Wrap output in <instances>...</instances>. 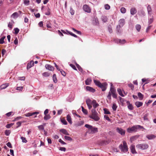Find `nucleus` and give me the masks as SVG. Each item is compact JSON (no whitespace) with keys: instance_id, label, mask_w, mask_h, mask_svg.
I'll return each mask as SVG.
<instances>
[{"instance_id":"nucleus-33","label":"nucleus","mask_w":156,"mask_h":156,"mask_svg":"<svg viewBox=\"0 0 156 156\" xmlns=\"http://www.w3.org/2000/svg\"><path fill=\"white\" fill-rule=\"evenodd\" d=\"M117 91L118 92L119 94L122 97H124V95L122 94V90L121 89L119 88H118L117 89Z\"/></svg>"},{"instance_id":"nucleus-54","label":"nucleus","mask_w":156,"mask_h":156,"mask_svg":"<svg viewBox=\"0 0 156 156\" xmlns=\"http://www.w3.org/2000/svg\"><path fill=\"white\" fill-rule=\"evenodd\" d=\"M153 17H152L151 18H150L149 20H148V23H149V24H151V23L153 22Z\"/></svg>"},{"instance_id":"nucleus-6","label":"nucleus","mask_w":156,"mask_h":156,"mask_svg":"<svg viewBox=\"0 0 156 156\" xmlns=\"http://www.w3.org/2000/svg\"><path fill=\"white\" fill-rule=\"evenodd\" d=\"M85 126L91 130V133H95L98 131L97 128L94 127L90 125L87 124L85 125Z\"/></svg>"},{"instance_id":"nucleus-61","label":"nucleus","mask_w":156,"mask_h":156,"mask_svg":"<svg viewBox=\"0 0 156 156\" xmlns=\"http://www.w3.org/2000/svg\"><path fill=\"white\" fill-rule=\"evenodd\" d=\"M59 150L61 151H65L66 150V148L64 147H60Z\"/></svg>"},{"instance_id":"nucleus-8","label":"nucleus","mask_w":156,"mask_h":156,"mask_svg":"<svg viewBox=\"0 0 156 156\" xmlns=\"http://www.w3.org/2000/svg\"><path fill=\"white\" fill-rule=\"evenodd\" d=\"M86 103L88 106V108L89 109H91L92 108V105L93 104V101L90 99H87L86 101Z\"/></svg>"},{"instance_id":"nucleus-26","label":"nucleus","mask_w":156,"mask_h":156,"mask_svg":"<svg viewBox=\"0 0 156 156\" xmlns=\"http://www.w3.org/2000/svg\"><path fill=\"white\" fill-rule=\"evenodd\" d=\"M67 120L70 124H72V122L71 120V118L69 115H68L67 116Z\"/></svg>"},{"instance_id":"nucleus-5","label":"nucleus","mask_w":156,"mask_h":156,"mask_svg":"<svg viewBox=\"0 0 156 156\" xmlns=\"http://www.w3.org/2000/svg\"><path fill=\"white\" fill-rule=\"evenodd\" d=\"M119 147L121 151L124 153H126L128 151V146L126 143L125 141H123V144H120Z\"/></svg>"},{"instance_id":"nucleus-48","label":"nucleus","mask_w":156,"mask_h":156,"mask_svg":"<svg viewBox=\"0 0 156 156\" xmlns=\"http://www.w3.org/2000/svg\"><path fill=\"white\" fill-rule=\"evenodd\" d=\"M14 30L15 31V34H16L19 33L20 30L19 29L17 28H14Z\"/></svg>"},{"instance_id":"nucleus-46","label":"nucleus","mask_w":156,"mask_h":156,"mask_svg":"<svg viewBox=\"0 0 156 156\" xmlns=\"http://www.w3.org/2000/svg\"><path fill=\"white\" fill-rule=\"evenodd\" d=\"M50 116L49 115H46L44 117V119L45 120H47L49 119L50 118Z\"/></svg>"},{"instance_id":"nucleus-43","label":"nucleus","mask_w":156,"mask_h":156,"mask_svg":"<svg viewBox=\"0 0 156 156\" xmlns=\"http://www.w3.org/2000/svg\"><path fill=\"white\" fill-rule=\"evenodd\" d=\"M72 113L73 114V115H74V116L75 115L77 117H80V116L76 113V111L73 110L72 111Z\"/></svg>"},{"instance_id":"nucleus-39","label":"nucleus","mask_w":156,"mask_h":156,"mask_svg":"<svg viewBox=\"0 0 156 156\" xmlns=\"http://www.w3.org/2000/svg\"><path fill=\"white\" fill-rule=\"evenodd\" d=\"M64 138L66 140L70 141H71L72 140V138L70 137L66 136H64Z\"/></svg>"},{"instance_id":"nucleus-42","label":"nucleus","mask_w":156,"mask_h":156,"mask_svg":"<svg viewBox=\"0 0 156 156\" xmlns=\"http://www.w3.org/2000/svg\"><path fill=\"white\" fill-rule=\"evenodd\" d=\"M61 122L64 125H66L67 124V122L64 119H61Z\"/></svg>"},{"instance_id":"nucleus-50","label":"nucleus","mask_w":156,"mask_h":156,"mask_svg":"<svg viewBox=\"0 0 156 156\" xmlns=\"http://www.w3.org/2000/svg\"><path fill=\"white\" fill-rule=\"evenodd\" d=\"M10 132L9 130H6L5 131V134L6 136H9L10 134Z\"/></svg>"},{"instance_id":"nucleus-17","label":"nucleus","mask_w":156,"mask_h":156,"mask_svg":"<svg viewBox=\"0 0 156 156\" xmlns=\"http://www.w3.org/2000/svg\"><path fill=\"white\" fill-rule=\"evenodd\" d=\"M39 113V112H35L33 113H28L27 114H25V115L26 117H29L34 115H35L36 114H38Z\"/></svg>"},{"instance_id":"nucleus-56","label":"nucleus","mask_w":156,"mask_h":156,"mask_svg":"<svg viewBox=\"0 0 156 156\" xmlns=\"http://www.w3.org/2000/svg\"><path fill=\"white\" fill-rule=\"evenodd\" d=\"M69 65L74 69L75 70H77V69H76L75 66L74 65H73V64H70Z\"/></svg>"},{"instance_id":"nucleus-2","label":"nucleus","mask_w":156,"mask_h":156,"mask_svg":"<svg viewBox=\"0 0 156 156\" xmlns=\"http://www.w3.org/2000/svg\"><path fill=\"white\" fill-rule=\"evenodd\" d=\"M94 82L97 86L101 89L102 91H104L107 88V85L106 83H101L99 81L96 80H94Z\"/></svg>"},{"instance_id":"nucleus-47","label":"nucleus","mask_w":156,"mask_h":156,"mask_svg":"<svg viewBox=\"0 0 156 156\" xmlns=\"http://www.w3.org/2000/svg\"><path fill=\"white\" fill-rule=\"evenodd\" d=\"M76 66L79 71L81 72H82V69L81 67L77 64H76Z\"/></svg>"},{"instance_id":"nucleus-52","label":"nucleus","mask_w":156,"mask_h":156,"mask_svg":"<svg viewBox=\"0 0 156 156\" xmlns=\"http://www.w3.org/2000/svg\"><path fill=\"white\" fill-rule=\"evenodd\" d=\"M59 71L61 73V74L64 76H65L66 75V73L65 72L63 71L62 69H60Z\"/></svg>"},{"instance_id":"nucleus-11","label":"nucleus","mask_w":156,"mask_h":156,"mask_svg":"<svg viewBox=\"0 0 156 156\" xmlns=\"http://www.w3.org/2000/svg\"><path fill=\"white\" fill-rule=\"evenodd\" d=\"M115 42L118 44H123L126 43V41L125 39H123L122 40L119 39H116L114 40Z\"/></svg>"},{"instance_id":"nucleus-45","label":"nucleus","mask_w":156,"mask_h":156,"mask_svg":"<svg viewBox=\"0 0 156 156\" xmlns=\"http://www.w3.org/2000/svg\"><path fill=\"white\" fill-rule=\"evenodd\" d=\"M21 139L22 140V141L23 143H26L27 142V141L26 140V138L23 136L21 137Z\"/></svg>"},{"instance_id":"nucleus-40","label":"nucleus","mask_w":156,"mask_h":156,"mask_svg":"<svg viewBox=\"0 0 156 156\" xmlns=\"http://www.w3.org/2000/svg\"><path fill=\"white\" fill-rule=\"evenodd\" d=\"M82 111L85 114H87L88 112L87 110L85 109L83 107H82Z\"/></svg>"},{"instance_id":"nucleus-18","label":"nucleus","mask_w":156,"mask_h":156,"mask_svg":"<svg viewBox=\"0 0 156 156\" xmlns=\"http://www.w3.org/2000/svg\"><path fill=\"white\" fill-rule=\"evenodd\" d=\"M138 14L140 16H144L145 15V13L144 12L143 10H140L138 12Z\"/></svg>"},{"instance_id":"nucleus-22","label":"nucleus","mask_w":156,"mask_h":156,"mask_svg":"<svg viewBox=\"0 0 156 156\" xmlns=\"http://www.w3.org/2000/svg\"><path fill=\"white\" fill-rule=\"evenodd\" d=\"M143 103L141 102L140 101H136L135 103V105L137 108H139L140 106L142 105Z\"/></svg>"},{"instance_id":"nucleus-36","label":"nucleus","mask_w":156,"mask_h":156,"mask_svg":"<svg viewBox=\"0 0 156 156\" xmlns=\"http://www.w3.org/2000/svg\"><path fill=\"white\" fill-rule=\"evenodd\" d=\"M34 62L32 61H31L30 63V64H28L27 65V67L30 68L31 67H32L34 66Z\"/></svg>"},{"instance_id":"nucleus-59","label":"nucleus","mask_w":156,"mask_h":156,"mask_svg":"<svg viewBox=\"0 0 156 156\" xmlns=\"http://www.w3.org/2000/svg\"><path fill=\"white\" fill-rule=\"evenodd\" d=\"M58 141L60 143L62 144H66V143L64 142L63 140H62L61 139H59L58 140Z\"/></svg>"},{"instance_id":"nucleus-14","label":"nucleus","mask_w":156,"mask_h":156,"mask_svg":"<svg viewBox=\"0 0 156 156\" xmlns=\"http://www.w3.org/2000/svg\"><path fill=\"white\" fill-rule=\"evenodd\" d=\"M92 105L94 108L93 109H94L99 106V104L97 103L96 101L94 100H93V104Z\"/></svg>"},{"instance_id":"nucleus-64","label":"nucleus","mask_w":156,"mask_h":156,"mask_svg":"<svg viewBox=\"0 0 156 156\" xmlns=\"http://www.w3.org/2000/svg\"><path fill=\"white\" fill-rule=\"evenodd\" d=\"M25 79V77L24 76L20 77L18 78V80H24Z\"/></svg>"},{"instance_id":"nucleus-41","label":"nucleus","mask_w":156,"mask_h":156,"mask_svg":"<svg viewBox=\"0 0 156 156\" xmlns=\"http://www.w3.org/2000/svg\"><path fill=\"white\" fill-rule=\"evenodd\" d=\"M70 12L72 15H73L74 14V11L72 7H70Z\"/></svg>"},{"instance_id":"nucleus-9","label":"nucleus","mask_w":156,"mask_h":156,"mask_svg":"<svg viewBox=\"0 0 156 156\" xmlns=\"http://www.w3.org/2000/svg\"><path fill=\"white\" fill-rule=\"evenodd\" d=\"M83 10L86 12L90 13L91 12V9L87 5H84L83 6Z\"/></svg>"},{"instance_id":"nucleus-32","label":"nucleus","mask_w":156,"mask_h":156,"mask_svg":"<svg viewBox=\"0 0 156 156\" xmlns=\"http://www.w3.org/2000/svg\"><path fill=\"white\" fill-rule=\"evenodd\" d=\"M18 16V13L16 12L14 13L11 16L13 18H17Z\"/></svg>"},{"instance_id":"nucleus-34","label":"nucleus","mask_w":156,"mask_h":156,"mask_svg":"<svg viewBox=\"0 0 156 156\" xmlns=\"http://www.w3.org/2000/svg\"><path fill=\"white\" fill-rule=\"evenodd\" d=\"M52 78L54 82L55 83H56L57 82V80L56 76L55 74H54L53 75Z\"/></svg>"},{"instance_id":"nucleus-35","label":"nucleus","mask_w":156,"mask_h":156,"mask_svg":"<svg viewBox=\"0 0 156 156\" xmlns=\"http://www.w3.org/2000/svg\"><path fill=\"white\" fill-rule=\"evenodd\" d=\"M121 12L122 13H125L126 12V9L124 7H122L120 9Z\"/></svg>"},{"instance_id":"nucleus-1","label":"nucleus","mask_w":156,"mask_h":156,"mask_svg":"<svg viewBox=\"0 0 156 156\" xmlns=\"http://www.w3.org/2000/svg\"><path fill=\"white\" fill-rule=\"evenodd\" d=\"M111 95L112 97L115 98H117V94L115 90L112 87V84L111 83L110 90L108 92V94L107 96V98L109 100L111 99Z\"/></svg>"},{"instance_id":"nucleus-58","label":"nucleus","mask_w":156,"mask_h":156,"mask_svg":"<svg viewBox=\"0 0 156 156\" xmlns=\"http://www.w3.org/2000/svg\"><path fill=\"white\" fill-rule=\"evenodd\" d=\"M6 145L8 147H9L10 148H12V146L11 145V143L9 142H8L7 144Z\"/></svg>"},{"instance_id":"nucleus-53","label":"nucleus","mask_w":156,"mask_h":156,"mask_svg":"<svg viewBox=\"0 0 156 156\" xmlns=\"http://www.w3.org/2000/svg\"><path fill=\"white\" fill-rule=\"evenodd\" d=\"M29 1L28 0H24V4L26 5H28L29 4Z\"/></svg>"},{"instance_id":"nucleus-15","label":"nucleus","mask_w":156,"mask_h":156,"mask_svg":"<svg viewBox=\"0 0 156 156\" xmlns=\"http://www.w3.org/2000/svg\"><path fill=\"white\" fill-rule=\"evenodd\" d=\"M146 137L149 140H152L156 138V136L153 134H149L147 135Z\"/></svg>"},{"instance_id":"nucleus-29","label":"nucleus","mask_w":156,"mask_h":156,"mask_svg":"<svg viewBox=\"0 0 156 156\" xmlns=\"http://www.w3.org/2000/svg\"><path fill=\"white\" fill-rule=\"evenodd\" d=\"M92 80L91 78H88L85 81V84L87 85H89L91 83Z\"/></svg>"},{"instance_id":"nucleus-4","label":"nucleus","mask_w":156,"mask_h":156,"mask_svg":"<svg viewBox=\"0 0 156 156\" xmlns=\"http://www.w3.org/2000/svg\"><path fill=\"white\" fill-rule=\"evenodd\" d=\"M144 129L143 126L140 125H137L133 126L131 128H129L127 129V131L129 133H132L133 132H136L137 130L139 129Z\"/></svg>"},{"instance_id":"nucleus-60","label":"nucleus","mask_w":156,"mask_h":156,"mask_svg":"<svg viewBox=\"0 0 156 156\" xmlns=\"http://www.w3.org/2000/svg\"><path fill=\"white\" fill-rule=\"evenodd\" d=\"M108 30L110 33H112V30L111 27V26H109L108 28Z\"/></svg>"},{"instance_id":"nucleus-51","label":"nucleus","mask_w":156,"mask_h":156,"mask_svg":"<svg viewBox=\"0 0 156 156\" xmlns=\"http://www.w3.org/2000/svg\"><path fill=\"white\" fill-rule=\"evenodd\" d=\"M105 7L106 9L109 10L110 9V7L108 4H106L105 5Z\"/></svg>"},{"instance_id":"nucleus-62","label":"nucleus","mask_w":156,"mask_h":156,"mask_svg":"<svg viewBox=\"0 0 156 156\" xmlns=\"http://www.w3.org/2000/svg\"><path fill=\"white\" fill-rule=\"evenodd\" d=\"M34 15L37 18H38L40 17V15L39 13H37L36 14L34 13Z\"/></svg>"},{"instance_id":"nucleus-37","label":"nucleus","mask_w":156,"mask_h":156,"mask_svg":"<svg viewBox=\"0 0 156 156\" xmlns=\"http://www.w3.org/2000/svg\"><path fill=\"white\" fill-rule=\"evenodd\" d=\"M101 19L102 21L104 22H105L107 21V18L105 16H103L102 17Z\"/></svg>"},{"instance_id":"nucleus-23","label":"nucleus","mask_w":156,"mask_h":156,"mask_svg":"<svg viewBox=\"0 0 156 156\" xmlns=\"http://www.w3.org/2000/svg\"><path fill=\"white\" fill-rule=\"evenodd\" d=\"M60 131L64 134L67 135H69V134L67 132V130L65 129H62L60 130Z\"/></svg>"},{"instance_id":"nucleus-28","label":"nucleus","mask_w":156,"mask_h":156,"mask_svg":"<svg viewBox=\"0 0 156 156\" xmlns=\"http://www.w3.org/2000/svg\"><path fill=\"white\" fill-rule=\"evenodd\" d=\"M9 86V83H6L5 84H2L1 86V88L2 89H5L8 86Z\"/></svg>"},{"instance_id":"nucleus-21","label":"nucleus","mask_w":156,"mask_h":156,"mask_svg":"<svg viewBox=\"0 0 156 156\" xmlns=\"http://www.w3.org/2000/svg\"><path fill=\"white\" fill-rule=\"evenodd\" d=\"M86 89L87 90L93 93L95 91V89L89 86H87L86 87Z\"/></svg>"},{"instance_id":"nucleus-55","label":"nucleus","mask_w":156,"mask_h":156,"mask_svg":"<svg viewBox=\"0 0 156 156\" xmlns=\"http://www.w3.org/2000/svg\"><path fill=\"white\" fill-rule=\"evenodd\" d=\"M104 118L105 119L108 121H110V119L109 118V117L108 115H105L104 116Z\"/></svg>"},{"instance_id":"nucleus-16","label":"nucleus","mask_w":156,"mask_h":156,"mask_svg":"<svg viewBox=\"0 0 156 156\" xmlns=\"http://www.w3.org/2000/svg\"><path fill=\"white\" fill-rule=\"evenodd\" d=\"M130 149L131 151V152L133 154H136L137 153L136 151L135 146L133 145H132L130 147Z\"/></svg>"},{"instance_id":"nucleus-13","label":"nucleus","mask_w":156,"mask_h":156,"mask_svg":"<svg viewBox=\"0 0 156 156\" xmlns=\"http://www.w3.org/2000/svg\"><path fill=\"white\" fill-rule=\"evenodd\" d=\"M46 68L51 71H53L54 69V68L51 65L49 64H46L45 66Z\"/></svg>"},{"instance_id":"nucleus-31","label":"nucleus","mask_w":156,"mask_h":156,"mask_svg":"<svg viewBox=\"0 0 156 156\" xmlns=\"http://www.w3.org/2000/svg\"><path fill=\"white\" fill-rule=\"evenodd\" d=\"M138 96L139 97L140 100H142L143 98L144 95L140 92L138 93Z\"/></svg>"},{"instance_id":"nucleus-27","label":"nucleus","mask_w":156,"mask_h":156,"mask_svg":"<svg viewBox=\"0 0 156 156\" xmlns=\"http://www.w3.org/2000/svg\"><path fill=\"white\" fill-rule=\"evenodd\" d=\"M122 27L121 26L117 25L116 28V32L118 34H119L121 33V30L120 28Z\"/></svg>"},{"instance_id":"nucleus-38","label":"nucleus","mask_w":156,"mask_h":156,"mask_svg":"<svg viewBox=\"0 0 156 156\" xmlns=\"http://www.w3.org/2000/svg\"><path fill=\"white\" fill-rule=\"evenodd\" d=\"M117 106L116 105V104L114 103L112 107V108L114 111H116L117 109Z\"/></svg>"},{"instance_id":"nucleus-10","label":"nucleus","mask_w":156,"mask_h":156,"mask_svg":"<svg viewBox=\"0 0 156 156\" xmlns=\"http://www.w3.org/2000/svg\"><path fill=\"white\" fill-rule=\"evenodd\" d=\"M116 131L121 135L123 136L125 134V131L121 128L117 127L116 128Z\"/></svg>"},{"instance_id":"nucleus-24","label":"nucleus","mask_w":156,"mask_h":156,"mask_svg":"<svg viewBox=\"0 0 156 156\" xmlns=\"http://www.w3.org/2000/svg\"><path fill=\"white\" fill-rule=\"evenodd\" d=\"M136 12V10L135 8H132L130 9V13L132 15L135 14Z\"/></svg>"},{"instance_id":"nucleus-49","label":"nucleus","mask_w":156,"mask_h":156,"mask_svg":"<svg viewBox=\"0 0 156 156\" xmlns=\"http://www.w3.org/2000/svg\"><path fill=\"white\" fill-rule=\"evenodd\" d=\"M38 127L39 130H44V126L43 125L39 126Z\"/></svg>"},{"instance_id":"nucleus-12","label":"nucleus","mask_w":156,"mask_h":156,"mask_svg":"<svg viewBox=\"0 0 156 156\" xmlns=\"http://www.w3.org/2000/svg\"><path fill=\"white\" fill-rule=\"evenodd\" d=\"M119 24L118 26L122 27L125 24V20L124 19H121L119 21Z\"/></svg>"},{"instance_id":"nucleus-7","label":"nucleus","mask_w":156,"mask_h":156,"mask_svg":"<svg viewBox=\"0 0 156 156\" xmlns=\"http://www.w3.org/2000/svg\"><path fill=\"white\" fill-rule=\"evenodd\" d=\"M148 146L146 144H138L136 146V148L142 150L147 149L148 147Z\"/></svg>"},{"instance_id":"nucleus-63","label":"nucleus","mask_w":156,"mask_h":156,"mask_svg":"<svg viewBox=\"0 0 156 156\" xmlns=\"http://www.w3.org/2000/svg\"><path fill=\"white\" fill-rule=\"evenodd\" d=\"M50 9L48 8V9L47 12L45 13V14L46 15H49L50 14Z\"/></svg>"},{"instance_id":"nucleus-30","label":"nucleus","mask_w":156,"mask_h":156,"mask_svg":"<svg viewBox=\"0 0 156 156\" xmlns=\"http://www.w3.org/2000/svg\"><path fill=\"white\" fill-rule=\"evenodd\" d=\"M136 29L138 32L140 31L141 28V26L139 24H136L135 26Z\"/></svg>"},{"instance_id":"nucleus-19","label":"nucleus","mask_w":156,"mask_h":156,"mask_svg":"<svg viewBox=\"0 0 156 156\" xmlns=\"http://www.w3.org/2000/svg\"><path fill=\"white\" fill-rule=\"evenodd\" d=\"M127 104L128 105V108L130 110H132L133 109V107L132 105L130 104L129 101H127L126 102Z\"/></svg>"},{"instance_id":"nucleus-57","label":"nucleus","mask_w":156,"mask_h":156,"mask_svg":"<svg viewBox=\"0 0 156 156\" xmlns=\"http://www.w3.org/2000/svg\"><path fill=\"white\" fill-rule=\"evenodd\" d=\"M147 80L145 78H143L142 79V82H146L145 83V84L147 83H149V82L147 81Z\"/></svg>"},{"instance_id":"nucleus-20","label":"nucleus","mask_w":156,"mask_h":156,"mask_svg":"<svg viewBox=\"0 0 156 156\" xmlns=\"http://www.w3.org/2000/svg\"><path fill=\"white\" fill-rule=\"evenodd\" d=\"M147 10L149 15L151 16L152 13V9H151V6L150 5H149L147 7Z\"/></svg>"},{"instance_id":"nucleus-3","label":"nucleus","mask_w":156,"mask_h":156,"mask_svg":"<svg viewBox=\"0 0 156 156\" xmlns=\"http://www.w3.org/2000/svg\"><path fill=\"white\" fill-rule=\"evenodd\" d=\"M91 113L92 114L89 116V117L95 121H98L100 119L98 116V114L96 111L95 109H92L91 110Z\"/></svg>"},{"instance_id":"nucleus-44","label":"nucleus","mask_w":156,"mask_h":156,"mask_svg":"<svg viewBox=\"0 0 156 156\" xmlns=\"http://www.w3.org/2000/svg\"><path fill=\"white\" fill-rule=\"evenodd\" d=\"M104 113L105 114H110V112L106 108H104Z\"/></svg>"},{"instance_id":"nucleus-25","label":"nucleus","mask_w":156,"mask_h":156,"mask_svg":"<svg viewBox=\"0 0 156 156\" xmlns=\"http://www.w3.org/2000/svg\"><path fill=\"white\" fill-rule=\"evenodd\" d=\"M83 123L84 122L83 121H80L76 123L75 124V126H76L77 127L83 125Z\"/></svg>"}]
</instances>
